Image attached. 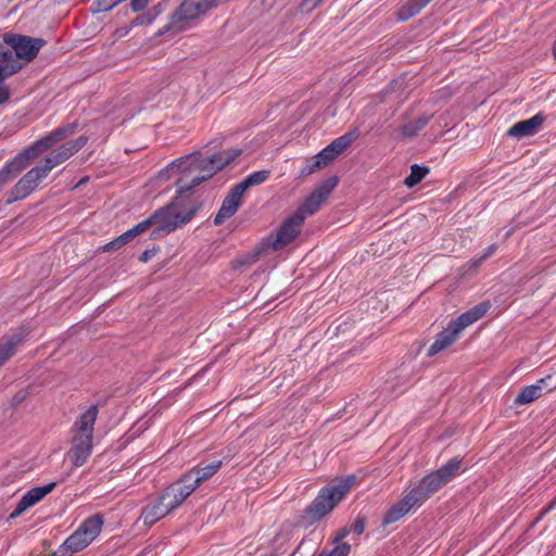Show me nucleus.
Wrapping results in <instances>:
<instances>
[{
    "label": "nucleus",
    "mask_w": 556,
    "mask_h": 556,
    "mask_svg": "<svg viewBox=\"0 0 556 556\" xmlns=\"http://www.w3.org/2000/svg\"><path fill=\"white\" fill-rule=\"evenodd\" d=\"M241 154L238 148H231L220 151L204 160H201L200 153H191L189 155L176 159L164 169L165 173H178L199 170L198 175L191 177L190 184L185 182V178L178 181L179 192H188L212 177L217 170L233 162Z\"/></svg>",
    "instance_id": "1"
},
{
    "label": "nucleus",
    "mask_w": 556,
    "mask_h": 556,
    "mask_svg": "<svg viewBox=\"0 0 556 556\" xmlns=\"http://www.w3.org/2000/svg\"><path fill=\"white\" fill-rule=\"evenodd\" d=\"M354 481V476H348L321 488L314 501L305 508L302 523L308 527L326 517L349 493Z\"/></svg>",
    "instance_id": "2"
},
{
    "label": "nucleus",
    "mask_w": 556,
    "mask_h": 556,
    "mask_svg": "<svg viewBox=\"0 0 556 556\" xmlns=\"http://www.w3.org/2000/svg\"><path fill=\"white\" fill-rule=\"evenodd\" d=\"M194 215L193 210H181L173 202L155 211L146 222L152 227L151 238L160 239L187 224Z\"/></svg>",
    "instance_id": "3"
},
{
    "label": "nucleus",
    "mask_w": 556,
    "mask_h": 556,
    "mask_svg": "<svg viewBox=\"0 0 556 556\" xmlns=\"http://www.w3.org/2000/svg\"><path fill=\"white\" fill-rule=\"evenodd\" d=\"M103 526L101 515H93L86 518L79 527L63 542L62 545L50 556H71L88 545L100 534Z\"/></svg>",
    "instance_id": "4"
},
{
    "label": "nucleus",
    "mask_w": 556,
    "mask_h": 556,
    "mask_svg": "<svg viewBox=\"0 0 556 556\" xmlns=\"http://www.w3.org/2000/svg\"><path fill=\"white\" fill-rule=\"evenodd\" d=\"M186 498L180 486L175 482L166 488L160 496L151 500L142 508L140 517L144 525L152 526L177 508Z\"/></svg>",
    "instance_id": "5"
},
{
    "label": "nucleus",
    "mask_w": 556,
    "mask_h": 556,
    "mask_svg": "<svg viewBox=\"0 0 556 556\" xmlns=\"http://www.w3.org/2000/svg\"><path fill=\"white\" fill-rule=\"evenodd\" d=\"M216 0H185L172 14L170 22L160 30L179 33L194 25V22L215 5Z\"/></svg>",
    "instance_id": "6"
},
{
    "label": "nucleus",
    "mask_w": 556,
    "mask_h": 556,
    "mask_svg": "<svg viewBox=\"0 0 556 556\" xmlns=\"http://www.w3.org/2000/svg\"><path fill=\"white\" fill-rule=\"evenodd\" d=\"M460 473V460L453 458L445 465L441 466L438 470L429 473L421 479L419 484L410 490L415 497H418V503L421 504L431 494L435 493L448 481Z\"/></svg>",
    "instance_id": "7"
},
{
    "label": "nucleus",
    "mask_w": 556,
    "mask_h": 556,
    "mask_svg": "<svg viewBox=\"0 0 556 556\" xmlns=\"http://www.w3.org/2000/svg\"><path fill=\"white\" fill-rule=\"evenodd\" d=\"M2 42L7 45V47L11 51H14V58H16L20 62L28 63L33 61L40 49L46 45V41L41 38H34L26 35L5 33L1 35Z\"/></svg>",
    "instance_id": "8"
},
{
    "label": "nucleus",
    "mask_w": 556,
    "mask_h": 556,
    "mask_svg": "<svg viewBox=\"0 0 556 556\" xmlns=\"http://www.w3.org/2000/svg\"><path fill=\"white\" fill-rule=\"evenodd\" d=\"M222 466V460L216 459L208 464H200L184 475L176 484L180 486L181 492L188 497L203 481L211 478Z\"/></svg>",
    "instance_id": "9"
},
{
    "label": "nucleus",
    "mask_w": 556,
    "mask_h": 556,
    "mask_svg": "<svg viewBox=\"0 0 556 556\" xmlns=\"http://www.w3.org/2000/svg\"><path fill=\"white\" fill-rule=\"evenodd\" d=\"M304 215L293 213L281 224L277 230L276 238L270 242L274 250H280L290 244L301 232Z\"/></svg>",
    "instance_id": "10"
},
{
    "label": "nucleus",
    "mask_w": 556,
    "mask_h": 556,
    "mask_svg": "<svg viewBox=\"0 0 556 556\" xmlns=\"http://www.w3.org/2000/svg\"><path fill=\"white\" fill-rule=\"evenodd\" d=\"M338 184V179L336 177H331L324 182H321L302 203V205L295 211V213H302L304 215V219L316 213L323 202L329 197L331 191Z\"/></svg>",
    "instance_id": "11"
},
{
    "label": "nucleus",
    "mask_w": 556,
    "mask_h": 556,
    "mask_svg": "<svg viewBox=\"0 0 556 556\" xmlns=\"http://www.w3.org/2000/svg\"><path fill=\"white\" fill-rule=\"evenodd\" d=\"M77 128L76 123H70L63 126H60L49 132L47 136L36 140L30 146H28V152H34L38 157L43 152L48 151L62 140L66 139L71 135L75 132Z\"/></svg>",
    "instance_id": "12"
},
{
    "label": "nucleus",
    "mask_w": 556,
    "mask_h": 556,
    "mask_svg": "<svg viewBox=\"0 0 556 556\" xmlns=\"http://www.w3.org/2000/svg\"><path fill=\"white\" fill-rule=\"evenodd\" d=\"M88 141L86 136H79L75 140L67 141L58 148L53 149L43 160V164L52 170L59 166L76 152H78Z\"/></svg>",
    "instance_id": "13"
},
{
    "label": "nucleus",
    "mask_w": 556,
    "mask_h": 556,
    "mask_svg": "<svg viewBox=\"0 0 556 556\" xmlns=\"http://www.w3.org/2000/svg\"><path fill=\"white\" fill-rule=\"evenodd\" d=\"M37 159L34 152H28V147L18 153L13 160L8 162L0 169V188L9 184L14 177L24 169L28 163Z\"/></svg>",
    "instance_id": "14"
},
{
    "label": "nucleus",
    "mask_w": 556,
    "mask_h": 556,
    "mask_svg": "<svg viewBox=\"0 0 556 556\" xmlns=\"http://www.w3.org/2000/svg\"><path fill=\"white\" fill-rule=\"evenodd\" d=\"M55 482H50L48 484L36 486L26 492L20 502L17 503L15 509L11 514V518H16L26 511L28 508L35 506L39 503L46 495H48L54 488Z\"/></svg>",
    "instance_id": "15"
},
{
    "label": "nucleus",
    "mask_w": 556,
    "mask_h": 556,
    "mask_svg": "<svg viewBox=\"0 0 556 556\" xmlns=\"http://www.w3.org/2000/svg\"><path fill=\"white\" fill-rule=\"evenodd\" d=\"M98 417L97 405H90L75 420L72 432L73 437L93 439L94 422Z\"/></svg>",
    "instance_id": "16"
},
{
    "label": "nucleus",
    "mask_w": 556,
    "mask_h": 556,
    "mask_svg": "<svg viewBox=\"0 0 556 556\" xmlns=\"http://www.w3.org/2000/svg\"><path fill=\"white\" fill-rule=\"evenodd\" d=\"M358 137V132L356 130L345 132L344 135L336 138L330 144L324 148L318 156L326 160L329 164L334 159H337L341 153H343Z\"/></svg>",
    "instance_id": "17"
},
{
    "label": "nucleus",
    "mask_w": 556,
    "mask_h": 556,
    "mask_svg": "<svg viewBox=\"0 0 556 556\" xmlns=\"http://www.w3.org/2000/svg\"><path fill=\"white\" fill-rule=\"evenodd\" d=\"M243 192L235 185L224 199L222 206L214 217L215 225H222L237 212L242 202Z\"/></svg>",
    "instance_id": "18"
},
{
    "label": "nucleus",
    "mask_w": 556,
    "mask_h": 556,
    "mask_svg": "<svg viewBox=\"0 0 556 556\" xmlns=\"http://www.w3.org/2000/svg\"><path fill=\"white\" fill-rule=\"evenodd\" d=\"M544 121H545L544 115L542 113H538L528 119L520 121V122L514 124L507 130V135L509 137H514V138H518V139L533 136L534 134H536L540 130Z\"/></svg>",
    "instance_id": "19"
},
{
    "label": "nucleus",
    "mask_w": 556,
    "mask_h": 556,
    "mask_svg": "<svg viewBox=\"0 0 556 556\" xmlns=\"http://www.w3.org/2000/svg\"><path fill=\"white\" fill-rule=\"evenodd\" d=\"M92 452V439L73 437L68 457L75 467L83 466Z\"/></svg>",
    "instance_id": "20"
},
{
    "label": "nucleus",
    "mask_w": 556,
    "mask_h": 556,
    "mask_svg": "<svg viewBox=\"0 0 556 556\" xmlns=\"http://www.w3.org/2000/svg\"><path fill=\"white\" fill-rule=\"evenodd\" d=\"M551 377L542 378L534 384L523 387L516 396L514 404L517 406L530 404L543 395L544 390L551 391L553 388L548 387L547 381Z\"/></svg>",
    "instance_id": "21"
},
{
    "label": "nucleus",
    "mask_w": 556,
    "mask_h": 556,
    "mask_svg": "<svg viewBox=\"0 0 556 556\" xmlns=\"http://www.w3.org/2000/svg\"><path fill=\"white\" fill-rule=\"evenodd\" d=\"M418 497L409 491L401 501L392 505L383 517V523L390 525L400 520L405 516L414 506L419 505Z\"/></svg>",
    "instance_id": "22"
},
{
    "label": "nucleus",
    "mask_w": 556,
    "mask_h": 556,
    "mask_svg": "<svg viewBox=\"0 0 556 556\" xmlns=\"http://www.w3.org/2000/svg\"><path fill=\"white\" fill-rule=\"evenodd\" d=\"M489 304L481 303L462 314L456 319L452 320L450 325L459 334L465 328L479 320L488 312Z\"/></svg>",
    "instance_id": "23"
},
{
    "label": "nucleus",
    "mask_w": 556,
    "mask_h": 556,
    "mask_svg": "<svg viewBox=\"0 0 556 556\" xmlns=\"http://www.w3.org/2000/svg\"><path fill=\"white\" fill-rule=\"evenodd\" d=\"M489 304L481 303L462 314L456 319L452 320L450 325L459 334L465 328L479 320L488 312Z\"/></svg>",
    "instance_id": "24"
},
{
    "label": "nucleus",
    "mask_w": 556,
    "mask_h": 556,
    "mask_svg": "<svg viewBox=\"0 0 556 556\" xmlns=\"http://www.w3.org/2000/svg\"><path fill=\"white\" fill-rule=\"evenodd\" d=\"M23 67V62L14 58L7 45L0 43V78H7L17 73Z\"/></svg>",
    "instance_id": "25"
},
{
    "label": "nucleus",
    "mask_w": 556,
    "mask_h": 556,
    "mask_svg": "<svg viewBox=\"0 0 556 556\" xmlns=\"http://www.w3.org/2000/svg\"><path fill=\"white\" fill-rule=\"evenodd\" d=\"M149 229V222L142 220L132 228L128 229L121 236H118L115 240L109 242L105 244L104 250L105 251H114L119 249L121 247L125 245L129 241H131L134 238H136L138 235L144 232Z\"/></svg>",
    "instance_id": "26"
},
{
    "label": "nucleus",
    "mask_w": 556,
    "mask_h": 556,
    "mask_svg": "<svg viewBox=\"0 0 556 556\" xmlns=\"http://www.w3.org/2000/svg\"><path fill=\"white\" fill-rule=\"evenodd\" d=\"M458 336L459 334L455 329L448 324V326L437 336L434 342L428 350V354L432 356L445 350L458 338Z\"/></svg>",
    "instance_id": "27"
},
{
    "label": "nucleus",
    "mask_w": 556,
    "mask_h": 556,
    "mask_svg": "<svg viewBox=\"0 0 556 556\" xmlns=\"http://www.w3.org/2000/svg\"><path fill=\"white\" fill-rule=\"evenodd\" d=\"M34 190H36L34 186L28 181V179H26L25 176H23L9 192L7 203L11 204L18 200H23Z\"/></svg>",
    "instance_id": "28"
},
{
    "label": "nucleus",
    "mask_w": 556,
    "mask_h": 556,
    "mask_svg": "<svg viewBox=\"0 0 556 556\" xmlns=\"http://www.w3.org/2000/svg\"><path fill=\"white\" fill-rule=\"evenodd\" d=\"M269 176L270 170L268 169L253 172L236 186L244 193L249 188L256 187L265 182Z\"/></svg>",
    "instance_id": "29"
},
{
    "label": "nucleus",
    "mask_w": 556,
    "mask_h": 556,
    "mask_svg": "<svg viewBox=\"0 0 556 556\" xmlns=\"http://www.w3.org/2000/svg\"><path fill=\"white\" fill-rule=\"evenodd\" d=\"M420 0H407L401 4L396 12L399 21H407L417 15L426 5Z\"/></svg>",
    "instance_id": "30"
},
{
    "label": "nucleus",
    "mask_w": 556,
    "mask_h": 556,
    "mask_svg": "<svg viewBox=\"0 0 556 556\" xmlns=\"http://www.w3.org/2000/svg\"><path fill=\"white\" fill-rule=\"evenodd\" d=\"M21 342L22 337L18 334L0 342V367L15 354L16 348Z\"/></svg>",
    "instance_id": "31"
},
{
    "label": "nucleus",
    "mask_w": 556,
    "mask_h": 556,
    "mask_svg": "<svg viewBox=\"0 0 556 556\" xmlns=\"http://www.w3.org/2000/svg\"><path fill=\"white\" fill-rule=\"evenodd\" d=\"M21 342L22 337L18 334L0 342V367L15 354L16 348Z\"/></svg>",
    "instance_id": "32"
},
{
    "label": "nucleus",
    "mask_w": 556,
    "mask_h": 556,
    "mask_svg": "<svg viewBox=\"0 0 556 556\" xmlns=\"http://www.w3.org/2000/svg\"><path fill=\"white\" fill-rule=\"evenodd\" d=\"M51 170L43 163L29 169L24 176L36 189Z\"/></svg>",
    "instance_id": "33"
},
{
    "label": "nucleus",
    "mask_w": 556,
    "mask_h": 556,
    "mask_svg": "<svg viewBox=\"0 0 556 556\" xmlns=\"http://www.w3.org/2000/svg\"><path fill=\"white\" fill-rule=\"evenodd\" d=\"M429 173V168L426 166H419L418 164H414L410 167V174L405 178L404 184L408 188H413L418 185Z\"/></svg>",
    "instance_id": "34"
},
{
    "label": "nucleus",
    "mask_w": 556,
    "mask_h": 556,
    "mask_svg": "<svg viewBox=\"0 0 556 556\" xmlns=\"http://www.w3.org/2000/svg\"><path fill=\"white\" fill-rule=\"evenodd\" d=\"M429 122V118L426 116L418 117L407 124L403 125L402 134L405 137H414L416 136Z\"/></svg>",
    "instance_id": "35"
},
{
    "label": "nucleus",
    "mask_w": 556,
    "mask_h": 556,
    "mask_svg": "<svg viewBox=\"0 0 556 556\" xmlns=\"http://www.w3.org/2000/svg\"><path fill=\"white\" fill-rule=\"evenodd\" d=\"M326 160L318 156V153L311 160L307 161L306 165L301 169L302 175H309L317 169L327 166Z\"/></svg>",
    "instance_id": "36"
},
{
    "label": "nucleus",
    "mask_w": 556,
    "mask_h": 556,
    "mask_svg": "<svg viewBox=\"0 0 556 556\" xmlns=\"http://www.w3.org/2000/svg\"><path fill=\"white\" fill-rule=\"evenodd\" d=\"M293 526L290 523L283 525L280 531L276 534L274 539V543L278 548H281L282 545L291 539Z\"/></svg>",
    "instance_id": "37"
},
{
    "label": "nucleus",
    "mask_w": 556,
    "mask_h": 556,
    "mask_svg": "<svg viewBox=\"0 0 556 556\" xmlns=\"http://www.w3.org/2000/svg\"><path fill=\"white\" fill-rule=\"evenodd\" d=\"M157 12L147 11L137 15L131 22L130 27H137L142 25H151L155 20Z\"/></svg>",
    "instance_id": "38"
},
{
    "label": "nucleus",
    "mask_w": 556,
    "mask_h": 556,
    "mask_svg": "<svg viewBox=\"0 0 556 556\" xmlns=\"http://www.w3.org/2000/svg\"><path fill=\"white\" fill-rule=\"evenodd\" d=\"M365 530V521L363 518H357L351 526L350 530L343 529L340 535L336 539V541L342 540L350 531L362 534Z\"/></svg>",
    "instance_id": "39"
},
{
    "label": "nucleus",
    "mask_w": 556,
    "mask_h": 556,
    "mask_svg": "<svg viewBox=\"0 0 556 556\" xmlns=\"http://www.w3.org/2000/svg\"><path fill=\"white\" fill-rule=\"evenodd\" d=\"M351 545L348 543H339L329 552H321V556H348Z\"/></svg>",
    "instance_id": "40"
},
{
    "label": "nucleus",
    "mask_w": 556,
    "mask_h": 556,
    "mask_svg": "<svg viewBox=\"0 0 556 556\" xmlns=\"http://www.w3.org/2000/svg\"><path fill=\"white\" fill-rule=\"evenodd\" d=\"M5 78H0V104L5 103L10 99V91L3 83Z\"/></svg>",
    "instance_id": "41"
},
{
    "label": "nucleus",
    "mask_w": 556,
    "mask_h": 556,
    "mask_svg": "<svg viewBox=\"0 0 556 556\" xmlns=\"http://www.w3.org/2000/svg\"><path fill=\"white\" fill-rule=\"evenodd\" d=\"M148 2L149 0H130L129 5L134 12H139L147 7Z\"/></svg>",
    "instance_id": "42"
},
{
    "label": "nucleus",
    "mask_w": 556,
    "mask_h": 556,
    "mask_svg": "<svg viewBox=\"0 0 556 556\" xmlns=\"http://www.w3.org/2000/svg\"><path fill=\"white\" fill-rule=\"evenodd\" d=\"M497 250V245L496 244H491L490 247H488L481 254V258H484L486 260L488 257H490L491 255H493L495 253V251Z\"/></svg>",
    "instance_id": "43"
},
{
    "label": "nucleus",
    "mask_w": 556,
    "mask_h": 556,
    "mask_svg": "<svg viewBox=\"0 0 556 556\" xmlns=\"http://www.w3.org/2000/svg\"><path fill=\"white\" fill-rule=\"evenodd\" d=\"M483 261H485V260L481 258V255H479V256L471 258L468 264H469L470 268H478L482 264Z\"/></svg>",
    "instance_id": "44"
},
{
    "label": "nucleus",
    "mask_w": 556,
    "mask_h": 556,
    "mask_svg": "<svg viewBox=\"0 0 556 556\" xmlns=\"http://www.w3.org/2000/svg\"><path fill=\"white\" fill-rule=\"evenodd\" d=\"M131 28L132 27H130V24H129L128 26L117 28L116 29V34H117L118 37L126 36Z\"/></svg>",
    "instance_id": "45"
},
{
    "label": "nucleus",
    "mask_w": 556,
    "mask_h": 556,
    "mask_svg": "<svg viewBox=\"0 0 556 556\" xmlns=\"http://www.w3.org/2000/svg\"><path fill=\"white\" fill-rule=\"evenodd\" d=\"M154 254V252L152 250H146L141 255H140V261L141 262H148L152 255Z\"/></svg>",
    "instance_id": "46"
},
{
    "label": "nucleus",
    "mask_w": 556,
    "mask_h": 556,
    "mask_svg": "<svg viewBox=\"0 0 556 556\" xmlns=\"http://www.w3.org/2000/svg\"><path fill=\"white\" fill-rule=\"evenodd\" d=\"M555 503H556V500L554 501V503L552 505H549L547 508L544 509V514L549 511L553 508Z\"/></svg>",
    "instance_id": "47"
},
{
    "label": "nucleus",
    "mask_w": 556,
    "mask_h": 556,
    "mask_svg": "<svg viewBox=\"0 0 556 556\" xmlns=\"http://www.w3.org/2000/svg\"><path fill=\"white\" fill-rule=\"evenodd\" d=\"M553 54H554V56L556 59V39H555V42L553 45Z\"/></svg>",
    "instance_id": "48"
},
{
    "label": "nucleus",
    "mask_w": 556,
    "mask_h": 556,
    "mask_svg": "<svg viewBox=\"0 0 556 556\" xmlns=\"http://www.w3.org/2000/svg\"><path fill=\"white\" fill-rule=\"evenodd\" d=\"M422 3L421 4H425L427 5L431 0H420Z\"/></svg>",
    "instance_id": "49"
},
{
    "label": "nucleus",
    "mask_w": 556,
    "mask_h": 556,
    "mask_svg": "<svg viewBox=\"0 0 556 556\" xmlns=\"http://www.w3.org/2000/svg\"><path fill=\"white\" fill-rule=\"evenodd\" d=\"M317 556H321V553L319 555H317Z\"/></svg>",
    "instance_id": "50"
}]
</instances>
